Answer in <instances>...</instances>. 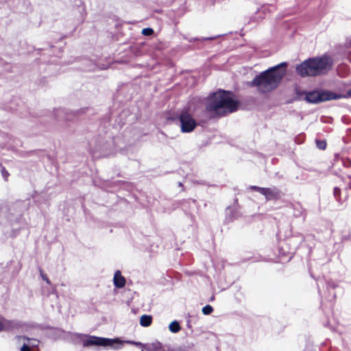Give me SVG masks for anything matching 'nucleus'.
<instances>
[{"mask_svg":"<svg viewBox=\"0 0 351 351\" xmlns=\"http://www.w3.org/2000/svg\"><path fill=\"white\" fill-rule=\"evenodd\" d=\"M317 145L320 149H324L326 147V143L323 141H317Z\"/></svg>","mask_w":351,"mask_h":351,"instance_id":"obj_17","label":"nucleus"},{"mask_svg":"<svg viewBox=\"0 0 351 351\" xmlns=\"http://www.w3.org/2000/svg\"><path fill=\"white\" fill-rule=\"evenodd\" d=\"M213 311V308L210 305H206L202 308V313L204 315H210Z\"/></svg>","mask_w":351,"mask_h":351,"instance_id":"obj_15","label":"nucleus"},{"mask_svg":"<svg viewBox=\"0 0 351 351\" xmlns=\"http://www.w3.org/2000/svg\"><path fill=\"white\" fill-rule=\"evenodd\" d=\"M343 97L341 95H337L330 91H311L306 94V99L310 103H319L332 99H338Z\"/></svg>","mask_w":351,"mask_h":351,"instance_id":"obj_5","label":"nucleus"},{"mask_svg":"<svg viewBox=\"0 0 351 351\" xmlns=\"http://www.w3.org/2000/svg\"><path fill=\"white\" fill-rule=\"evenodd\" d=\"M337 193H338V191H337V189H335V194L336 195V194H337Z\"/></svg>","mask_w":351,"mask_h":351,"instance_id":"obj_21","label":"nucleus"},{"mask_svg":"<svg viewBox=\"0 0 351 351\" xmlns=\"http://www.w3.org/2000/svg\"><path fill=\"white\" fill-rule=\"evenodd\" d=\"M121 341L123 342V343H124V341ZM125 343L134 345L136 346H138L141 348L142 351L145 350L144 346L147 345V343L145 344V343H142L141 342L134 341H130V340L125 341Z\"/></svg>","mask_w":351,"mask_h":351,"instance_id":"obj_14","label":"nucleus"},{"mask_svg":"<svg viewBox=\"0 0 351 351\" xmlns=\"http://www.w3.org/2000/svg\"><path fill=\"white\" fill-rule=\"evenodd\" d=\"M152 322V317L150 315H143L140 318V324L143 327L149 326Z\"/></svg>","mask_w":351,"mask_h":351,"instance_id":"obj_12","label":"nucleus"},{"mask_svg":"<svg viewBox=\"0 0 351 351\" xmlns=\"http://www.w3.org/2000/svg\"><path fill=\"white\" fill-rule=\"evenodd\" d=\"M238 102L234 95L228 91L219 90L214 93L208 99L206 108L219 115L231 113L237 110Z\"/></svg>","mask_w":351,"mask_h":351,"instance_id":"obj_2","label":"nucleus"},{"mask_svg":"<svg viewBox=\"0 0 351 351\" xmlns=\"http://www.w3.org/2000/svg\"><path fill=\"white\" fill-rule=\"evenodd\" d=\"M144 349L146 351H165L162 344L158 341L147 343L146 346H144Z\"/></svg>","mask_w":351,"mask_h":351,"instance_id":"obj_11","label":"nucleus"},{"mask_svg":"<svg viewBox=\"0 0 351 351\" xmlns=\"http://www.w3.org/2000/svg\"><path fill=\"white\" fill-rule=\"evenodd\" d=\"M331 67L328 57L309 59L296 67L297 73L302 76H314L326 73Z\"/></svg>","mask_w":351,"mask_h":351,"instance_id":"obj_3","label":"nucleus"},{"mask_svg":"<svg viewBox=\"0 0 351 351\" xmlns=\"http://www.w3.org/2000/svg\"><path fill=\"white\" fill-rule=\"evenodd\" d=\"M125 278L121 275L119 270H117L113 277V284L116 288L121 289L125 285Z\"/></svg>","mask_w":351,"mask_h":351,"instance_id":"obj_8","label":"nucleus"},{"mask_svg":"<svg viewBox=\"0 0 351 351\" xmlns=\"http://www.w3.org/2000/svg\"><path fill=\"white\" fill-rule=\"evenodd\" d=\"M229 211H230V208H227L226 213L228 214Z\"/></svg>","mask_w":351,"mask_h":351,"instance_id":"obj_23","label":"nucleus"},{"mask_svg":"<svg viewBox=\"0 0 351 351\" xmlns=\"http://www.w3.org/2000/svg\"><path fill=\"white\" fill-rule=\"evenodd\" d=\"M169 330L173 333H177L180 330V326L177 321H173L169 325Z\"/></svg>","mask_w":351,"mask_h":351,"instance_id":"obj_13","label":"nucleus"},{"mask_svg":"<svg viewBox=\"0 0 351 351\" xmlns=\"http://www.w3.org/2000/svg\"><path fill=\"white\" fill-rule=\"evenodd\" d=\"M114 343H119V347H115V349H119L123 345V342L118 338L109 339L104 337H99L96 336H88L83 341L84 346H102V347H112Z\"/></svg>","mask_w":351,"mask_h":351,"instance_id":"obj_4","label":"nucleus"},{"mask_svg":"<svg viewBox=\"0 0 351 351\" xmlns=\"http://www.w3.org/2000/svg\"><path fill=\"white\" fill-rule=\"evenodd\" d=\"M153 32L154 31L152 28H144L142 30V34L145 36H150Z\"/></svg>","mask_w":351,"mask_h":351,"instance_id":"obj_16","label":"nucleus"},{"mask_svg":"<svg viewBox=\"0 0 351 351\" xmlns=\"http://www.w3.org/2000/svg\"><path fill=\"white\" fill-rule=\"evenodd\" d=\"M15 324L12 321L0 317V332L12 330Z\"/></svg>","mask_w":351,"mask_h":351,"instance_id":"obj_10","label":"nucleus"},{"mask_svg":"<svg viewBox=\"0 0 351 351\" xmlns=\"http://www.w3.org/2000/svg\"><path fill=\"white\" fill-rule=\"evenodd\" d=\"M348 94L351 96V89L348 91Z\"/></svg>","mask_w":351,"mask_h":351,"instance_id":"obj_20","label":"nucleus"},{"mask_svg":"<svg viewBox=\"0 0 351 351\" xmlns=\"http://www.w3.org/2000/svg\"><path fill=\"white\" fill-rule=\"evenodd\" d=\"M180 121L181 131L182 132H191L196 126L195 121L188 112L182 113L180 117Z\"/></svg>","mask_w":351,"mask_h":351,"instance_id":"obj_6","label":"nucleus"},{"mask_svg":"<svg viewBox=\"0 0 351 351\" xmlns=\"http://www.w3.org/2000/svg\"><path fill=\"white\" fill-rule=\"evenodd\" d=\"M40 276H41L42 279L43 280H45L47 284L49 285L51 283V282H50L49 279L47 278V275L45 274H44L42 270L40 271Z\"/></svg>","mask_w":351,"mask_h":351,"instance_id":"obj_18","label":"nucleus"},{"mask_svg":"<svg viewBox=\"0 0 351 351\" xmlns=\"http://www.w3.org/2000/svg\"><path fill=\"white\" fill-rule=\"evenodd\" d=\"M260 193L263 195L267 200H270L278 196V191L276 188H264L260 189Z\"/></svg>","mask_w":351,"mask_h":351,"instance_id":"obj_9","label":"nucleus"},{"mask_svg":"<svg viewBox=\"0 0 351 351\" xmlns=\"http://www.w3.org/2000/svg\"><path fill=\"white\" fill-rule=\"evenodd\" d=\"M250 189L257 191L259 193H260V189H264V188L256 186H251Z\"/></svg>","mask_w":351,"mask_h":351,"instance_id":"obj_19","label":"nucleus"},{"mask_svg":"<svg viewBox=\"0 0 351 351\" xmlns=\"http://www.w3.org/2000/svg\"><path fill=\"white\" fill-rule=\"evenodd\" d=\"M337 193H338V191H337V189H335V194L336 195V194H337Z\"/></svg>","mask_w":351,"mask_h":351,"instance_id":"obj_22","label":"nucleus"},{"mask_svg":"<svg viewBox=\"0 0 351 351\" xmlns=\"http://www.w3.org/2000/svg\"><path fill=\"white\" fill-rule=\"evenodd\" d=\"M286 62L269 68L256 76L251 82V86H256L262 93L271 92L280 84L286 74Z\"/></svg>","mask_w":351,"mask_h":351,"instance_id":"obj_1","label":"nucleus"},{"mask_svg":"<svg viewBox=\"0 0 351 351\" xmlns=\"http://www.w3.org/2000/svg\"><path fill=\"white\" fill-rule=\"evenodd\" d=\"M19 339L23 341L21 351H31L32 348L38 347L40 343L36 339H29L25 337H21Z\"/></svg>","mask_w":351,"mask_h":351,"instance_id":"obj_7","label":"nucleus"}]
</instances>
